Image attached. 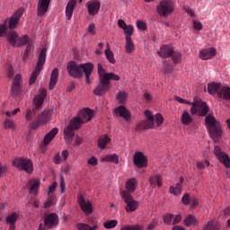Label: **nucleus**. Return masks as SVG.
Segmentation results:
<instances>
[{"label":"nucleus","mask_w":230,"mask_h":230,"mask_svg":"<svg viewBox=\"0 0 230 230\" xmlns=\"http://www.w3.org/2000/svg\"><path fill=\"white\" fill-rule=\"evenodd\" d=\"M67 73L72 78H82L84 73L86 78V84H91V75L94 71V65L85 63L77 65L75 61H70L66 66Z\"/></svg>","instance_id":"obj_1"},{"label":"nucleus","mask_w":230,"mask_h":230,"mask_svg":"<svg viewBox=\"0 0 230 230\" xmlns=\"http://www.w3.org/2000/svg\"><path fill=\"white\" fill-rule=\"evenodd\" d=\"M8 42L11 46H15L16 48H21V46H26L27 44L26 49L23 53L24 60L28 58V55H30L33 49V43L30 41V37L28 35L19 38L17 32L13 31L8 35Z\"/></svg>","instance_id":"obj_2"},{"label":"nucleus","mask_w":230,"mask_h":230,"mask_svg":"<svg viewBox=\"0 0 230 230\" xmlns=\"http://www.w3.org/2000/svg\"><path fill=\"white\" fill-rule=\"evenodd\" d=\"M22 13H24V9L20 8L11 16L9 20H5L4 23L0 24V37H7L8 40V36L13 32H8V26L9 30H15V28H17V24H19L21 17H22Z\"/></svg>","instance_id":"obj_3"},{"label":"nucleus","mask_w":230,"mask_h":230,"mask_svg":"<svg viewBox=\"0 0 230 230\" xmlns=\"http://www.w3.org/2000/svg\"><path fill=\"white\" fill-rule=\"evenodd\" d=\"M205 125L208 130V134L214 141H218L222 137V125L217 120L213 115H208L205 118Z\"/></svg>","instance_id":"obj_4"},{"label":"nucleus","mask_w":230,"mask_h":230,"mask_svg":"<svg viewBox=\"0 0 230 230\" xmlns=\"http://www.w3.org/2000/svg\"><path fill=\"white\" fill-rule=\"evenodd\" d=\"M46 96H48V90H46V88H40V94H37L33 98L34 108L29 110L26 113L27 121H31V119H33L35 117V114H37V111L42 108V105H44V100H46Z\"/></svg>","instance_id":"obj_5"},{"label":"nucleus","mask_w":230,"mask_h":230,"mask_svg":"<svg viewBox=\"0 0 230 230\" xmlns=\"http://www.w3.org/2000/svg\"><path fill=\"white\" fill-rule=\"evenodd\" d=\"M47 57H48V49L43 48L39 54L37 65L29 79V85H33V84L37 82V78H39V75H40V71L44 69V65L46 64Z\"/></svg>","instance_id":"obj_6"},{"label":"nucleus","mask_w":230,"mask_h":230,"mask_svg":"<svg viewBox=\"0 0 230 230\" xmlns=\"http://www.w3.org/2000/svg\"><path fill=\"white\" fill-rule=\"evenodd\" d=\"M13 166L21 170V172H26V173H33V162L30 158L16 157L12 162Z\"/></svg>","instance_id":"obj_7"},{"label":"nucleus","mask_w":230,"mask_h":230,"mask_svg":"<svg viewBox=\"0 0 230 230\" xmlns=\"http://www.w3.org/2000/svg\"><path fill=\"white\" fill-rule=\"evenodd\" d=\"M208 112H209V106H208V103H206V102H199V99L195 98L190 108V113L193 116L198 114V116L204 118V116H208Z\"/></svg>","instance_id":"obj_8"},{"label":"nucleus","mask_w":230,"mask_h":230,"mask_svg":"<svg viewBox=\"0 0 230 230\" xmlns=\"http://www.w3.org/2000/svg\"><path fill=\"white\" fill-rule=\"evenodd\" d=\"M121 197L126 204L125 210L127 213H134L139 207V201L134 199L132 194H128V192H121Z\"/></svg>","instance_id":"obj_9"},{"label":"nucleus","mask_w":230,"mask_h":230,"mask_svg":"<svg viewBox=\"0 0 230 230\" xmlns=\"http://www.w3.org/2000/svg\"><path fill=\"white\" fill-rule=\"evenodd\" d=\"M49 119H51V111L45 110L36 117L35 120L31 124V128L37 130L40 126L46 125Z\"/></svg>","instance_id":"obj_10"},{"label":"nucleus","mask_w":230,"mask_h":230,"mask_svg":"<svg viewBox=\"0 0 230 230\" xmlns=\"http://www.w3.org/2000/svg\"><path fill=\"white\" fill-rule=\"evenodd\" d=\"M156 10L161 17H168L173 12V3L172 1L163 0L156 7Z\"/></svg>","instance_id":"obj_11"},{"label":"nucleus","mask_w":230,"mask_h":230,"mask_svg":"<svg viewBox=\"0 0 230 230\" xmlns=\"http://www.w3.org/2000/svg\"><path fill=\"white\" fill-rule=\"evenodd\" d=\"M145 116L147 118V120L141 121L137 126L136 130H148V128H154L155 127V119L152 115V111L146 110L145 111Z\"/></svg>","instance_id":"obj_12"},{"label":"nucleus","mask_w":230,"mask_h":230,"mask_svg":"<svg viewBox=\"0 0 230 230\" xmlns=\"http://www.w3.org/2000/svg\"><path fill=\"white\" fill-rule=\"evenodd\" d=\"M99 80L100 82L93 90V93L95 96H103V94H105V93L111 89V82H107L105 77Z\"/></svg>","instance_id":"obj_13"},{"label":"nucleus","mask_w":230,"mask_h":230,"mask_svg":"<svg viewBox=\"0 0 230 230\" xmlns=\"http://www.w3.org/2000/svg\"><path fill=\"white\" fill-rule=\"evenodd\" d=\"M214 154L217 157L218 161L226 166V168H230V158L227 154L222 152L220 146H216L214 148Z\"/></svg>","instance_id":"obj_14"},{"label":"nucleus","mask_w":230,"mask_h":230,"mask_svg":"<svg viewBox=\"0 0 230 230\" xmlns=\"http://www.w3.org/2000/svg\"><path fill=\"white\" fill-rule=\"evenodd\" d=\"M77 200L82 211L84 212L86 217L93 214V204L91 201H85V198H84V195L82 194L77 196Z\"/></svg>","instance_id":"obj_15"},{"label":"nucleus","mask_w":230,"mask_h":230,"mask_svg":"<svg viewBox=\"0 0 230 230\" xmlns=\"http://www.w3.org/2000/svg\"><path fill=\"white\" fill-rule=\"evenodd\" d=\"M44 226L47 229H52V227H57L58 226V216L55 213L49 214L44 218Z\"/></svg>","instance_id":"obj_16"},{"label":"nucleus","mask_w":230,"mask_h":230,"mask_svg":"<svg viewBox=\"0 0 230 230\" xmlns=\"http://www.w3.org/2000/svg\"><path fill=\"white\" fill-rule=\"evenodd\" d=\"M133 162L137 168H145L146 166V156H145L143 152H137L134 155Z\"/></svg>","instance_id":"obj_17"},{"label":"nucleus","mask_w":230,"mask_h":230,"mask_svg":"<svg viewBox=\"0 0 230 230\" xmlns=\"http://www.w3.org/2000/svg\"><path fill=\"white\" fill-rule=\"evenodd\" d=\"M21 75L18 74L15 75L11 88L12 96L17 97L21 94Z\"/></svg>","instance_id":"obj_18"},{"label":"nucleus","mask_w":230,"mask_h":230,"mask_svg":"<svg viewBox=\"0 0 230 230\" xmlns=\"http://www.w3.org/2000/svg\"><path fill=\"white\" fill-rule=\"evenodd\" d=\"M216 55L217 49L209 48L199 52V58H201V60H210V58H213Z\"/></svg>","instance_id":"obj_19"},{"label":"nucleus","mask_w":230,"mask_h":230,"mask_svg":"<svg viewBox=\"0 0 230 230\" xmlns=\"http://www.w3.org/2000/svg\"><path fill=\"white\" fill-rule=\"evenodd\" d=\"M49 3L51 0H39L38 4V16L42 17L46 15V12H48V8H49Z\"/></svg>","instance_id":"obj_20"},{"label":"nucleus","mask_w":230,"mask_h":230,"mask_svg":"<svg viewBox=\"0 0 230 230\" xmlns=\"http://www.w3.org/2000/svg\"><path fill=\"white\" fill-rule=\"evenodd\" d=\"M93 116H94V113L93 112V110L89 108H84L79 112L78 117L81 120H83L84 123H87V121H91L93 119Z\"/></svg>","instance_id":"obj_21"},{"label":"nucleus","mask_w":230,"mask_h":230,"mask_svg":"<svg viewBox=\"0 0 230 230\" xmlns=\"http://www.w3.org/2000/svg\"><path fill=\"white\" fill-rule=\"evenodd\" d=\"M136 188H137V180L136 178H129L126 181V190H123L122 193H134L136 191Z\"/></svg>","instance_id":"obj_22"},{"label":"nucleus","mask_w":230,"mask_h":230,"mask_svg":"<svg viewBox=\"0 0 230 230\" xmlns=\"http://www.w3.org/2000/svg\"><path fill=\"white\" fill-rule=\"evenodd\" d=\"M159 57H162L163 58H170L172 55H173V48L168 46V45H163L160 48V51H158Z\"/></svg>","instance_id":"obj_23"},{"label":"nucleus","mask_w":230,"mask_h":230,"mask_svg":"<svg viewBox=\"0 0 230 230\" xmlns=\"http://www.w3.org/2000/svg\"><path fill=\"white\" fill-rule=\"evenodd\" d=\"M87 4H88L87 10H88V13L90 15H96V13H98V12H100L101 4L98 2V0L88 2Z\"/></svg>","instance_id":"obj_24"},{"label":"nucleus","mask_w":230,"mask_h":230,"mask_svg":"<svg viewBox=\"0 0 230 230\" xmlns=\"http://www.w3.org/2000/svg\"><path fill=\"white\" fill-rule=\"evenodd\" d=\"M116 114L123 118L125 121H130V111L125 106H119L115 109Z\"/></svg>","instance_id":"obj_25"},{"label":"nucleus","mask_w":230,"mask_h":230,"mask_svg":"<svg viewBox=\"0 0 230 230\" xmlns=\"http://www.w3.org/2000/svg\"><path fill=\"white\" fill-rule=\"evenodd\" d=\"M76 6V0H70L66 7V17L70 21L73 17V12H75V8Z\"/></svg>","instance_id":"obj_26"},{"label":"nucleus","mask_w":230,"mask_h":230,"mask_svg":"<svg viewBox=\"0 0 230 230\" xmlns=\"http://www.w3.org/2000/svg\"><path fill=\"white\" fill-rule=\"evenodd\" d=\"M58 134V129L57 128H52L44 137L43 145L44 146H48L53 139H55V136Z\"/></svg>","instance_id":"obj_27"},{"label":"nucleus","mask_w":230,"mask_h":230,"mask_svg":"<svg viewBox=\"0 0 230 230\" xmlns=\"http://www.w3.org/2000/svg\"><path fill=\"white\" fill-rule=\"evenodd\" d=\"M57 82H58V68H54L51 72L49 89H55V85H57Z\"/></svg>","instance_id":"obj_28"},{"label":"nucleus","mask_w":230,"mask_h":230,"mask_svg":"<svg viewBox=\"0 0 230 230\" xmlns=\"http://www.w3.org/2000/svg\"><path fill=\"white\" fill-rule=\"evenodd\" d=\"M75 128L72 126H68L64 129L65 139L71 143V140L75 137Z\"/></svg>","instance_id":"obj_29"},{"label":"nucleus","mask_w":230,"mask_h":230,"mask_svg":"<svg viewBox=\"0 0 230 230\" xmlns=\"http://www.w3.org/2000/svg\"><path fill=\"white\" fill-rule=\"evenodd\" d=\"M220 84L218 83H209L208 84V93L209 94H211L212 96H215L216 93H219L220 89H222V87H220Z\"/></svg>","instance_id":"obj_30"},{"label":"nucleus","mask_w":230,"mask_h":230,"mask_svg":"<svg viewBox=\"0 0 230 230\" xmlns=\"http://www.w3.org/2000/svg\"><path fill=\"white\" fill-rule=\"evenodd\" d=\"M202 230H220V224L217 220H210L203 226Z\"/></svg>","instance_id":"obj_31"},{"label":"nucleus","mask_w":230,"mask_h":230,"mask_svg":"<svg viewBox=\"0 0 230 230\" xmlns=\"http://www.w3.org/2000/svg\"><path fill=\"white\" fill-rule=\"evenodd\" d=\"M149 182L153 188H155V186L161 188V186H163V177H161V175L152 176L149 179Z\"/></svg>","instance_id":"obj_32"},{"label":"nucleus","mask_w":230,"mask_h":230,"mask_svg":"<svg viewBox=\"0 0 230 230\" xmlns=\"http://www.w3.org/2000/svg\"><path fill=\"white\" fill-rule=\"evenodd\" d=\"M111 143V137L109 136L104 135L103 137H100L98 140V146L101 150H105V146Z\"/></svg>","instance_id":"obj_33"},{"label":"nucleus","mask_w":230,"mask_h":230,"mask_svg":"<svg viewBox=\"0 0 230 230\" xmlns=\"http://www.w3.org/2000/svg\"><path fill=\"white\" fill-rule=\"evenodd\" d=\"M126 53H132L136 47L134 46V42H132V37L126 36V45H125Z\"/></svg>","instance_id":"obj_34"},{"label":"nucleus","mask_w":230,"mask_h":230,"mask_svg":"<svg viewBox=\"0 0 230 230\" xmlns=\"http://www.w3.org/2000/svg\"><path fill=\"white\" fill-rule=\"evenodd\" d=\"M102 163H114L115 164H118V163H119V157L116 154L108 155L104 156L102 159Z\"/></svg>","instance_id":"obj_35"},{"label":"nucleus","mask_w":230,"mask_h":230,"mask_svg":"<svg viewBox=\"0 0 230 230\" xmlns=\"http://www.w3.org/2000/svg\"><path fill=\"white\" fill-rule=\"evenodd\" d=\"M29 184L31 186L30 193L37 195V191H39V188L40 186V181H39L38 180H31L29 181Z\"/></svg>","instance_id":"obj_36"},{"label":"nucleus","mask_w":230,"mask_h":230,"mask_svg":"<svg viewBox=\"0 0 230 230\" xmlns=\"http://www.w3.org/2000/svg\"><path fill=\"white\" fill-rule=\"evenodd\" d=\"M84 123V122L82 119H80V118L77 116L72 119L68 125L75 128V130H78V128H80V127H82Z\"/></svg>","instance_id":"obj_37"},{"label":"nucleus","mask_w":230,"mask_h":230,"mask_svg":"<svg viewBox=\"0 0 230 230\" xmlns=\"http://www.w3.org/2000/svg\"><path fill=\"white\" fill-rule=\"evenodd\" d=\"M184 224L186 227H190V226H197V224H199V220H197V218L192 215H189L184 219Z\"/></svg>","instance_id":"obj_38"},{"label":"nucleus","mask_w":230,"mask_h":230,"mask_svg":"<svg viewBox=\"0 0 230 230\" xmlns=\"http://www.w3.org/2000/svg\"><path fill=\"white\" fill-rule=\"evenodd\" d=\"M105 56L107 60L111 64H116V59L114 58V53L111 50V47L109 44H107V49L105 50Z\"/></svg>","instance_id":"obj_39"},{"label":"nucleus","mask_w":230,"mask_h":230,"mask_svg":"<svg viewBox=\"0 0 230 230\" xmlns=\"http://www.w3.org/2000/svg\"><path fill=\"white\" fill-rule=\"evenodd\" d=\"M193 121V119H191V116L188 111H184L181 115V123L183 125H190Z\"/></svg>","instance_id":"obj_40"},{"label":"nucleus","mask_w":230,"mask_h":230,"mask_svg":"<svg viewBox=\"0 0 230 230\" xmlns=\"http://www.w3.org/2000/svg\"><path fill=\"white\" fill-rule=\"evenodd\" d=\"M78 230H96L98 229V225H94L93 227L89 226L87 224L79 223L76 226Z\"/></svg>","instance_id":"obj_41"},{"label":"nucleus","mask_w":230,"mask_h":230,"mask_svg":"<svg viewBox=\"0 0 230 230\" xmlns=\"http://www.w3.org/2000/svg\"><path fill=\"white\" fill-rule=\"evenodd\" d=\"M17 218H19V216L17 215V213H13L6 217L5 222L8 225H13V224H15V222H17Z\"/></svg>","instance_id":"obj_42"},{"label":"nucleus","mask_w":230,"mask_h":230,"mask_svg":"<svg viewBox=\"0 0 230 230\" xmlns=\"http://www.w3.org/2000/svg\"><path fill=\"white\" fill-rule=\"evenodd\" d=\"M103 78H106L107 82H111V80H114L115 82H119V80H121L119 75L114 73H108L106 75H104Z\"/></svg>","instance_id":"obj_43"},{"label":"nucleus","mask_w":230,"mask_h":230,"mask_svg":"<svg viewBox=\"0 0 230 230\" xmlns=\"http://www.w3.org/2000/svg\"><path fill=\"white\" fill-rule=\"evenodd\" d=\"M128 98V95H127V93L125 92H119L117 95V100L119 103H127Z\"/></svg>","instance_id":"obj_44"},{"label":"nucleus","mask_w":230,"mask_h":230,"mask_svg":"<svg viewBox=\"0 0 230 230\" xmlns=\"http://www.w3.org/2000/svg\"><path fill=\"white\" fill-rule=\"evenodd\" d=\"M118 226V220H110L103 223V227L105 229H114Z\"/></svg>","instance_id":"obj_45"},{"label":"nucleus","mask_w":230,"mask_h":230,"mask_svg":"<svg viewBox=\"0 0 230 230\" xmlns=\"http://www.w3.org/2000/svg\"><path fill=\"white\" fill-rule=\"evenodd\" d=\"M181 183H176L175 186L170 187V193L172 195H181Z\"/></svg>","instance_id":"obj_46"},{"label":"nucleus","mask_w":230,"mask_h":230,"mask_svg":"<svg viewBox=\"0 0 230 230\" xmlns=\"http://www.w3.org/2000/svg\"><path fill=\"white\" fill-rule=\"evenodd\" d=\"M97 70H98L99 79L103 78L104 76H106V75L109 74L105 71V68H103V65H102L101 63L97 65Z\"/></svg>","instance_id":"obj_47"},{"label":"nucleus","mask_w":230,"mask_h":230,"mask_svg":"<svg viewBox=\"0 0 230 230\" xmlns=\"http://www.w3.org/2000/svg\"><path fill=\"white\" fill-rule=\"evenodd\" d=\"M164 223H165L166 226H172L173 214H166L165 216H164Z\"/></svg>","instance_id":"obj_48"},{"label":"nucleus","mask_w":230,"mask_h":230,"mask_svg":"<svg viewBox=\"0 0 230 230\" xmlns=\"http://www.w3.org/2000/svg\"><path fill=\"white\" fill-rule=\"evenodd\" d=\"M120 230H143V226H141V225H127L124 226Z\"/></svg>","instance_id":"obj_49"},{"label":"nucleus","mask_w":230,"mask_h":230,"mask_svg":"<svg viewBox=\"0 0 230 230\" xmlns=\"http://www.w3.org/2000/svg\"><path fill=\"white\" fill-rule=\"evenodd\" d=\"M4 128H15V124L13 123V120L10 119H5L4 122Z\"/></svg>","instance_id":"obj_50"},{"label":"nucleus","mask_w":230,"mask_h":230,"mask_svg":"<svg viewBox=\"0 0 230 230\" xmlns=\"http://www.w3.org/2000/svg\"><path fill=\"white\" fill-rule=\"evenodd\" d=\"M206 166H209V161L205 160V161L197 162L198 170H204Z\"/></svg>","instance_id":"obj_51"},{"label":"nucleus","mask_w":230,"mask_h":230,"mask_svg":"<svg viewBox=\"0 0 230 230\" xmlns=\"http://www.w3.org/2000/svg\"><path fill=\"white\" fill-rule=\"evenodd\" d=\"M171 57L174 64H179V62H181V53L172 50V54L171 55Z\"/></svg>","instance_id":"obj_52"},{"label":"nucleus","mask_w":230,"mask_h":230,"mask_svg":"<svg viewBox=\"0 0 230 230\" xmlns=\"http://www.w3.org/2000/svg\"><path fill=\"white\" fill-rule=\"evenodd\" d=\"M124 33H125L126 37H131V35L134 33V26L128 25L124 29Z\"/></svg>","instance_id":"obj_53"},{"label":"nucleus","mask_w":230,"mask_h":230,"mask_svg":"<svg viewBox=\"0 0 230 230\" xmlns=\"http://www.w3.org/2000/svg\"><path fill=\"white\" fill-rule=\"evenodd\" d=\"M164 121V119L163 118V115H161L160 113H157L155 115V123H156L157 127H161V125H163Z\"/></svg>","instance_id":"obj_54"},{"label":"nucleus","mask_w":230,"mask_h":230,"mask_svg":"<svg viewBox=\"0 0 230 230\" xmlns=\"http://www.w3.org/2000/svg\"><path fill=\"white\" fill-rule=\"evenodd\" d=\"M173 70V66L171 64L166 63V61H164V73H172Z\"/></svg>","instance_id":"obj_55"},{"label":"nucleus","mask_w":230,"mask_h":230,"mask_svg":"<svg viewBox=\"0 0 230 230\" xmlns=\"http://www.w3.org/2000/svg\"><path fill=\"white\" fill-rule=\"evenodd\" d=\"M175 101L178 102V103H185L186 105L193 106V102H191L190 101H186L185 99H182L179 96H175Z\"/></svg>","instance_id":"obj_56"},{"label":"nucleus","mask_w":230,"mask_h":230,"mask_svg":"<svg viewBox=\"0 0 230 230\" xmlns=\"http://www.w3.org/2000/svg\"><path fill=\"white\" fill-rule=\"evenodd\" d=\"M190 200H191V199H190V194H188V193L184 194V195L182 196V198H181V202H182V204H184L185 206L190 205Z\"/></svg>","instance_id":"obj_57"},{"label":"nucleus","mask_w":230,"mask_h":230,"mask_svg":"<svg viewBox=\"0 0 230 230\" xmlns=\"http://www.w3.org/2000/svg\"><path fill=\"white\" fill-rule=\"evenodd\" d=\"M137 27L138 30L145 31V30H146V23H145L143 21H138L137 22Z\"/></svg>","instance_id":"obj_58"},{"label":"nucleus","mask_w":230,"mask_h":230,"mask_svg":"<svg viewBox=\"0 0 230 230\" xmlns=\"http://www.w3.org/2000/svg\"><path fill=\"white\" fill-rule=\"evenodd\" d=\"M88 164L91 166H97L98 165V159L94 156H92L88 159Z\"/></svg>","instance_id":"obj_59"},{"label":"nucleus","mask_w":230,"mask_h":230,"mask_svg":"<svg viewBox=\"0 0 230 230\" xmlns=\"http://www.w3.org/2000/svg\"><path fill=\"white\" fill-rule=\"evenodd\" d=\"M181 220H182V216L181 215L173 216L172 226H176V224H180Z\"/></svg>","instance_id":"obj_60"},{"label":"nucleus","mask_w":230,"mask_h":230,"mask_svg":"<svg viewBox=\"0 0 230 230\" xmlns=\"http://www.w3.org/2000/svg\"><path fill=\"white\" fill-rule=\"evenodd\" d=\"M193 28L196 31H200V30H202V23L200 22L194 21Z\"/></svg>","instance_id":"obj_61"},{"label":"nucleus","mask_w":230,"mask_h":230,"mask_svg":"<svg viewBox=\"0 0 230 230\" xmlns=\"http://www.w3.org/2000/svg\"><path fill=\"white\" fill-rule=\"evenodd\" d=\"M158 222L155 219H153L152 223L148 225L146 230H154L155 229V226H157Z\"/></svg>","instance_id":"obj_62"},{"label":"nucleus","mask_w":230,"mask_h":230,"mask_svg":"<svg viewBox=\"0 0 230 230\" xmlns=\"http://www.w3.org/2000/svg\"><path fill=\"white\" fill-rule=\"evenodd\" d=\"M118 26L119 28H121V30H124L125 28H127L128 25H127V23L125 22V21H123L122 19H119L118 21Z\"/></svg>","instance_id":"obj_63"},{"label":"nucleus","mask_w":230,"mask_h":230,"mask_svg":"<svg viewBox=\"0 0 230 230\" xmlns=\"http://www.w3.org/2000/svg\"><path fill=\"white\" fill-rule=\"evenodd\" d=\"M54 163L55 164H60V163H62V158L60 157V154L55 155Z\"/></svg>","instance_id":"obj_64"}]
</instances>
